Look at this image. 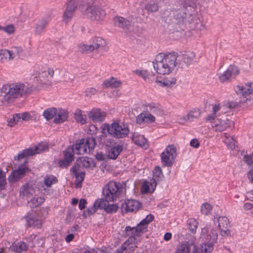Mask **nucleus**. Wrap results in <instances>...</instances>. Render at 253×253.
<instances>
[{"label": "nucleus", "mask_w": 253, "mask_h": 253, "mask_svg": "<svg viewBox=\"0 0 253 253\" xmlns=\"http://www.w3.org/2000/svg\"><path fill=\"white\" fill-rule=\"evenodd\" d=\"M195 57V54L193 51H186L179 56L177 53H169L158 54L153 62L154 69L158 74L161 75H169L172 72L178 65L177 58L183 60L187 65L191 64Z\"/></svg>", "instance_id": "1"}, {"label": "nucleus", "mask_w": 253, "mask_h": 253, "mask_svg": "<svg viewBox=\"0 0 253 253\" xmlns=\"http://www.w3.org/2000/svg\"><path fill=\"white\" fill-rule=\"evenodd\" d=\"M39 89L38 86L27 82L3 85L1 88V92L4 93V95L2 97L1 102L3 105H8L13 102L16 98L27 96Z\"/></svg>", "instance_id": "2"}, {"label": "nucleus", "mask_w": 253, "mask_h": 253, "mask_svg": "<svg viewBox=\"0 0 253 253\" xmlns=\"http://www.w3.org/2000/svg\"><path fill=\"white\" fill-rule=\"evenodd\" d=\"M194 8L191 5L183 6L181 9L172 11L176 22L178 24L188 21L191 24H195V28L198 29V25H202L201 21L197 16L195 15Z\"/></svg>", "instance_id": "3"}, {"label": "nucleus", "mask_w": 253, "mask_h": 253, "mask_svg": "<svg viewBox=\"0 0 253 253\" xmlns=\"http://www.w3.org/2000/svg\"><path fill=\"white\" fill-rule=\"evenodd\" d=\"M83 14L92 21L101 22L106 16L104 9L98 5H91L84 0L83 5L80 7Z\"/></svg>", "instance_id": "4"}, {"label": "nucleus", "mask_w": 253, "mask_h": 253, "mask_svg": "<svg viewBox=\"0 0 253 253\" xmlns=\"http://www.w3.org/2000/svg\"><path fill=\"white\" fill-rule=\"evenodd\" d=\"M106 130L108 134L116 138H122L126 137L129 130L127 125L113 122L111 124H104L102 126V133Z\"/></svg>", "instance_id": "5"}, {"label": "nucleus", "mask_w": 253, "mask_h": 253, "mask_svg": "<svg viewBox=\"0 0 253 253\" xmlns=\"http://www.w3.org/2000/svg\"><path fill=\"white\" fill-rule=\"evenodd\" d=\"M200 238L208 248L213 250L214 246L217 243L218 230L213 225H207L201 229Z\"/></svg>", "instance_id": "6"}, {"label": "nucleus", "mask_w": 253, "mask_h": 253, "mask_svg": "<svg viewBox=\"0 0 253 253\" xmlns=\"http://www.w3.org/2000/svg\"><path fill=\"white\" fill-rule=\"evenodd\" d=\"M33 75L42 87L50 86L53 83L54 70L53 68L39 69V70L35 71Z\"/></svg>", "instance_id": "7"}, {"label": "nucleus", "mask_w": 253, "mask_h": 253, "mask_svg": "<svg viewBox=\"0 0 253 253\" xmlns=\"http://www.w3.org/2000/svg\"><path fill=\"white\" fill-rule=\"evenodd\" d=\"M122 185L119 182L110 181L103 188V195L106 200L114 202L119 198L122 190Z\"/></svg>", "instance_id": "8"}, {"label": "nucleus", "mask_w": 253, "mask_h": 253, "mask_svg": "<svg viewBox=\"0 0 253 253\" xmlns=\"http://www.w3.org/2000/svg\"><path fill=\"white\" fill-rule=\"evenodd\" d=\"M154 219L152 214H149L134 227H131L129 226L125 228V232L126 236H134L140 237L147 231L149 223Z\"/></svg>", "instance_id": "9"}, {"label": "nucleus", "mask_w": 253, "mask_h": 253, "mask_svg": "<svg viewBox=\"0 0 253 253\" xmlns=\"http://www.w3.org/2000/svg\"><path fill=\"white\" fill-rule=\"evenodd\" d=\"M95 145V139L92 137L82 139L73 147L74 153L83 155L90 152L94 149Z\"/></svg>", "instance_id": "10"}, {"label": "nucleus", "mask_w": 253, "mask_h": 253, "mask_svg": "<svg viewBox=\"0 0 253 253\" xmlns=\"http://www.w3.org/2000/svg\"><path fill=\"white\" fill-rule=\"evenodd\" d=\"M211 123H212V128L216 132L226 130L228 128L233 127L234 126V122L227 115L217 118Z\"/></svg>", "instance_id": "11"}, {"label": "nucleus", "mask_w": 253, "mask_h": 253, "mask_svg": "<svg viewBox=\"0 0 253 253\" xmlns=\"http://www.w3.org/2000/svg\"><path fill=\"white\" fill-rule=\"evenodd\" d=\"M177 149L174 144L167 146L161 155L162 163L164 167L171 166L177 156Z\"/></svg>", "instance_id": "12"}, {"label": "nucleus", "mask_w": 253, "mask_h": 253, "mask_svg": "<svg viewBox=\"0 0 253 253\" xmlns=\"http://www.w3.org/2000/svg\"><path fill=\"white\" fill-rule=\"evenodd\" d=\"M48 146L46 143H39L36 146L30 148L23 150L17 156L16 158L18 160L32 156L37 154H40L48 150Z\"/></svg>", "instance_id": "13"}, {"label": "nucleus", "mask_w": 253, "mask_h": 253, "mask_svg": "<svg viewBox=\"0 0 253 253\" xmlns=\"http://www.w3.org/2000/svg\"><path fill=\"white\" fill-rule=\"evenodd\" d=\"M78 4V0H68L66 3V9L63 12L62 21L68 23L73 18Z\"/></svg>", "instance_id": "14"}, {"label": "nucleus", "mask_w": 253, "mask_h": 253, "mask_svg": "<svg viewBox=\"0 0 253 253\" xmlns=\"http://www.w3.org/2000/svg\"><path fill=\"white\" fill-rule=\"evenodd\" d=\"M215 225L217 224V227L220 230V233L222 237H227L230 236L231 231L229 229L230 221L229 219L226 216H219L216 220L214 221Z\"/></svg>", "instance_id": "15"}, {"label": "nucleus", "mask_w": 253, "mask_h": 253, "mask_svg": "<svg viewBox=\"0 0 253 253\" xmlns=\"http://www.w3.org/2000/svg\"><path fill=\"white\" fill-rule=\"evenodd\" d=\"M237 92L243 96V102L250 101L253 96V83H248L243 85H237Z\"/></svg>", "instance_id": "16"}, {"label": "nucleus", "mask_w": 253, "mask_h": 253, "mask_svg": "<svg viewBox=\"0 0 253 253\" xmlns=\"http://www.w3.org/2000/svg\"><path fill=\"white\" fill-rule=\"evenodd\" d=\"M29 169L25 165L19 166L18 169L14 170L8 176V180L10 183H14L24 176Z\"/></svg>", "instance_id": "17"}, {"label": "nucleus", "mask_w": 253, "mask_h": 253, "mask_svg": "<svg viewBox=\"0 0 253 253\" xmlns=\"http://www.w3.org/2000/svg\"><path fill=\"white\" fill-rule=\"evenodd\" d=\"M35 188V185L31 182L24 184L20 188V196L27 200L34 195Z\"/></svg>", "instance_id": "18"}, {"label": "nucleus", "mask_w": 253, "mask_h": 253, "mask_svg": "<svg viewBox=\"0 0 253 253\" xmlns=\"http://www.w3.org/2000/svg\"><path fill=\"white\" fill-rule=\"evenodd\" d=\"M239 70L235 66H230L228 69L219 76V79L221 82L224 83L228 81L232 77L238 75Z\"/></svg>", "instance_id": "19"}, {"label": "nucleus", "mask_w": 253, "mask_h": 253, "mask_svg": "<svg viewBox=\"0 0 253 253\" xmlns=\"http://www.w3.org/2000/svg\"><path fill=\"white\" fill-rule=\"evenodd\" d=\"M88 118L94 122H102L106 116V113L101 112L98 108H93L87 112Z\"/></svg>", "instance_id": "20"}, {"label": "nucleus", "mask_w": 253, "mask_h": 253, "mask_svg": "<svg viewBox=\"0 0 253 253\" xmlns=\"http://www.w3.org/2000/svg\"><path fill=\"white\" fill-rule=\"evenodd\" d=\"M141 203L133 199L127 200L123 205V208L127 212L138 211L141 208Z\"/></svg>", "instance_id": "21"}, {"label": "nucleus", "mask_w": 253, "mask_h": 253, "mask_svg": "<svg viewBox=\"0 0 253 253\" xmlns=\"http://www.w3.org/2000/svg\"><path fill=\"white\" fill-rule=\"evenodd\" d=\"M75 166H78V168L83 167L84 168L92 169L95 166V163L93 159L83 157L77 159L76 164Z\"/></svg>", "instance_id": "22"}, {"label": "nucleus", "mask_w": 253, "mask_h": 253, "mask_svg": "<svg viewBox=\"0 0 253 253\" xmlns=\"http://www.w3.org/2000/svg\"><path fill=\"white\" fill-rule=\"evenodd\" d=\"M156 185L155 178L151 179L149 181H145L141 186V192L142 194L152 193L154 191Z\"/></svg>", "instance_id": "23"}, {"label": "nucleus", "mask_w": 253, "mask_h": 253, "mask_svg": "<svg viewBox=\"0 0 253 253\" xmlns=\"http://www.w3.org/2000/svg\"><path fill=\"white\" fill-rule=\"evenodd\" d=\"M25 219L27 221V224L29 227L40 228L42 226V220L38 218L36 216L28 214L27 215L25 216Z\"/></svg>", "instance_id": "24"}, {"label": "nucleus", "mask_w": 253, "mask_h": 253, "mask_svg": "<svg viewBox=\"0 0 253 253\" xmlns=\"http://www.w3.org/2000/svg\"><path fill=\"white\" fill-rule=\"evenodd\" d=\"M130 237L121 246L127 253L133 251L137 247V241L134 236Z\"/></svg>", "instance_id": "25"}, {"label": "nucleus", "mask_w": 253, "mask_h": 253, "mask_svg": "<svg viewBox=\"0 0 253 253\" xmlns=\"http://www.w3.org/2000/svg\"><path fill=\"white\" fill-rule=\"evenodd\" d=\"M122 85V82L116 78L111 77L104 81L102 85L104 88H118Z\"/></svg>", "instance_id": "26"}, {"label": "nucleus", "mask_w": 253, "mask_h": 253, "mask_svg": "<svg viewBox=\"0 0 253 253\" xmlns=\"http://www.w3.org/2000/svg\"><path fill=\"white\" fill-rule=\"evenodd\" d=\"M73 148H68L64 152V158L59 162L61 167H67L73 160Z\"/></svg>", "instance_id": "27"}, {"label": "nucleus", "mask_w": 253, "mask_h": 253, "mask_svg": "<svg viewBox=\"0 0 253 253\" xmlns=\"http://www.w3.org/2000/svg\"><path fill=\"white\" fill-rule=\"evenodd\" d=\"M221 108L222 107L218 103L212 105L211 113L206 117V120L207 122H212L215 119L220 117L219 115Z\"/></svg>", "instance_id": "28"}, {"label": "nucleus", "mask_w": 253, "mask_h": 253, "mask_svg": "<svg viewBox=\"0 0 253 253\" xmlns=\"http://www.w3.org/2000/svg\"><path fill=\"white\" fill-rule=\"evenodd\" d=\"M200 116L199 111L193 110L189 111L186 115L182 118H180L179 120V123L180 124H184L187 121H193L194 119H198Z\"/></svg>", "instance_id": "29"}, {"label": "nucleus", "mask_w": 253, "mask_h": 253, "mask_svg": "<svg viewBox=\"0 0 253 253\" xmlns=\"http://www.w3.org/2000/svg\"><path fill=\"white\" fill-rule=\"evenodd\" d=\"M133 142L137 145L146 148L148 146L147 141L144 136L137 133H134L132 137Z\"/></svg>", "instance_id": "30"}, {"label": "nucleus", "mask_w": 253, "mask_h": 253, "mask_svg": "<svg viewBox=\"0 0 253 253\" xmlns=\"http://www.w3.org/2000/svg\"><path fill=\"white\" fill-rule=\"evenodd\" d=\"M57 116L54 119L56 124L62 123L66 121L69 117V113L66 109H59L57 110Z\"/></svg>", "instance_id": "31"}, {"label": "nucleus", "mask_w": 253, "mask_h": 253, "mask_svg": "<svg viewBox=\"0 0 253 253\" xmlns=\"http://www.w3.org/2000/svg\"><path fill=\"white\" fill-rule=\"evenodd\" d=\"M155 121V117L149 113H141L136 117V122L137 124H141L143 122L150 123L154 122Z\"/></svg>", "instance_id": "32"}, {"label": "nucleus", "mask_w": 253, "mask_h": 253, "mask_svg": "<svg viewBox=\"0 0 253 253\" xmlns=\"http://www.w3.org/2000/svg\"><path fill=\"white\" fill-rule=\"evenodd\" d=\"M92 43L90 44L93 50L106 46L107 43L104 39L100 37H94L91 39Z\"/></svg>", "instance_id": "33"}, {"label": "nucleus", "mask_w": 253, "mask_h": 253, "mask_svg": "<svg viewBox=\"0 0 253 253\" xmlns=\"http://www.w3.org/2000/svg\"><path fill=\"white\" fill-rule=\"evenodd\" d=\"M176 79L172 76L165 78L162 81L156 80V83L161 86L171 87L176 83Z\"/></svg>", "instance_id": "34"}, {"label": "nucleus", "mask_w": 253, "mask_h": 253, "mask_svg": "<svg viewBox=\"0 0 253 253\" xmlns=\"http://www.w3.org/2000/svg\"><path fill=\"white\" fill-rule=\"evenodd\" d=\"M10 61L18 57L23 52V49L20 46H12L7 49Z\"/></svg>", "instance_id": "35"}, {"label": "nucleus", "mask_w": 253, "mask_h": 253, "mask_svg": "<svg viewBox=\"0 0 253 253\" xmlns=\"http://www.w3.org/2000/svg\"><path fill=\"white\" fill-rule=\"evenodd\" d=\"M192 244L183 242L177 246L174 253H191Z\"/></svg>", "instance_id": "36"}, {"label": "nucleus", "mask_w": 253, "mask_h": 253, "mask_svg": "<svg viewBox=\"0 0 253 253\" xmlns=\"http://www.w3.org/2000/svg\"><path fill=\"white\" fill-rule=\"evenodd\" d=\"M223 141L226 144L228 148L234 149L237 146V141L234 138L226 133H224L222 135Z\"/></svg>", "instance_id": "37"}, {"label": "nucleus", "mask_w": 253, "mask_h": 253, "mask_svg": "<svg viewBox=\"0 0 253 253\" xmlns=\"http://www.w3.org/2000/svg\"><path fill=\"white\" fill-rule=\"evenodd\" d=\"M191 250H192V253H211L213 251L204 243L199 247L192 244Z\"/></svg>", "instance_id": "38"}, {"label": "nucleus", "mask_w": 253, "mask_h": 253, "mask_svg": "<svg viewBox=\"0 0 253 253\" xmlns=\"http://www.w3.org/2000/svg\"><path fill=\"white\" fill-rule=\"evenodd\" d=\"M48 24V20L42 19L39 20L35 25L34 33L36 35H40L44 30Z\"/></svg>", "instance_id": "39"}, {"label": "nucleus", "mask_w": 253, "mask_h": 253, "mask_svg": "<svg viewBox=\"0 0 253 253\" xmlns=\"http://www.w3.org/2000/svg\"><path fill=\"white\" fill-rule=\"evenodd\" d=\"M71 171L76 177V180L78 181L77 185H78V183H81L84 180L85 172L81 171L80 170V168H78V166L73 167L71 169Z\"/></svg>", "instance_id": "40"}, {"label": "nucleus", "mask_w": 253, "mask_h": 253, "mask_svg": "<svg viewBox=\"0 0 253 253\" xmlns=\"http://www.w3.org/2000/svg\"><path fill=\"white\" fill-rule=\"evenodd\" d=\"M145 9L148 13H154L157 12L159 9L158 2L155 0H151L146 4Z\"/></svg>", "instance_id": "41"}, {"label": "nucleus", "mask_w": 253, "mask_h": 253, "mask_svg": "<svg viewBox=\"0 0 253 253\" xmlns=\"http://www.w3.org/2000/svg\"><path fill=\"white\" fill-rule=\"evenodd\" d=\"M10 249L15 252L21 253L27 249V245L23 242L13 243L10 247Z\"/></svg>", "instance_id": "42"}, {"label": "nucleus", "mask_w": 253, "mask_h": 253, "mask_svg": "<svg viewBox=\"0 0 253 253\" xmlns=\"http://www.w3.org/2000/svg\"><path fill=\"white\" fill-rule=\"evenodd\" d=\"M114 24L121 28L127 27L130 25V22L122 17H115L113 19Z\"/></svg>", "instance_id": "43"}, {"label": "nucleus", "mask_w": 253, "mask_h": 253, "mask_svg": "<svg viewBox=\"0 0 253 253\" xmlns=\"http://www.w3.org/2000/svg\"><path fill=\"white\" fill-rule=\"evenodd\" d=\"M74 115L76 120L81 125H84L86 123V115L83 114V112L81 109H77L75 111Z\"/></svg>", "instance_id": "44"}, {"label": "nucleus", "mask_w": 253, "mask_h": 253, "mask_svg": "<svg viewBox=\"0 0 253 253\" xmlns=\"http://www.w3.org/2000/svg\"><path fill=\"white\" fill-rule=\"evenodd\" d=\"M122 150V146L117 145L112 148L108 153V157L112 159H116Z\"/></svg>", "instance_id": "45"}, {"label": "nucleus", "mask_w": 253, "mask_h": 253, "mask_svg": "<svg viewBox=\"0 0 253 253\" xmlns=\"http://www.w3.org/2000/svg\"><path fill=\"white\" fill-rule=\"evenodd\" d=\"M58 181L57 178L52 175H47L44 177L43 183L47 187H50L52 185Z\"/></svg>", "instance_id": "46"}, {"label": "nucleus", "mask_w": 253, "mask_h": 253, "mask_svg": "<svg viewBox=\"0 0 253 253\" xmlns=\"http://www.w3.org/2000/svg\"><path fill=\"white\" fill-rule=\"evenodd\" d=\"M44 201V199L42 197H33L28 201L29 206L32 208H36L41 205Z\"/></svg>", "instance_id": "47"}, {"label": "nucleus", "mask_w": 253, "mask_h": 253, "mask_svg": "<svg viewBox=\"0 0 253 253\" xmlns=\"http://www.w3.org/2000/svg\"><path fill=\"white\" fill-rule=\"evenodd\" d=\"M57 110L55 108H48L43 113V116L46 120H50L52 119L57 114Z\"/></svg>", "instance_id": "48"}, {"label": "nucleus", "mask_w": 253, "mask_h": 253, "mask_svg": "<svg viewBox=\"0 0 253 253\" xmlns=\"http://www.w3.org/2000/svg\"><path fill=\"white\" fill-rule=\"evenodd\" d=\"M78 51L84 54H88L93 51L91 44L81 43L78 46Z\"/></svg>", "instance_id": "49"}, {"label": "nucleus", "mask_w": 253, "mask_h": 253, "mask_svg": "<svg viewBox=\"0 0 253 253\" xmlns=\"http://www.w3.org/2000/svg\"><path fill=\"white\" fill-rule=\"evenodd\" d=\"M147 111H150L155 114H159L162 112L160 106L158 104L150 103L147 106Z\"/></svg>", "instance_id": "50"}, {"label": "nucleus", "mask_w": 253, "mask_h": 253, "mask_svg": "<svg viewBox=\"0 0 253 253\" xmlns=\"http://www.w3.org/2000/svg\"><path fill=\"white\" fill-rule=\"evenodd\" d=\"M108 200H106V198L104 197V198H100L96 200L94 203V207L96 208L97 209H104L106 208V205L107 203L110 202Z\"/></svg>", "instance_id": "51"}, {"label": "nucleus", "mask_w": 253, "mask_h": 253, "mask_svg": "<svg viewBox=\"0 0 253 253\" xmlns=\"http://www.w3.org/2000/svg\"><path fill=\"white\" fill-rule=\"evenodd\" d=\"M188 224L191 232L195 233L198 226V222L195 218H192L189 219Z\"/></svg>", "instance_id": "52"}, {"label": "nucleus", "mask_w": 253, "mask_h": 253, "mask_svg": "<svg viewBox=\"0 0 253 253\" xmlns=\"http://www.w3.org/2000/svg\"><path fill=\"white\" fill-rule=\"evenodd\" d=\"M154 70L155 71V73H153V72H151V73H148L146 71L142 70L140 76L142 78H143L145 81L149 82L152 80V78L154 77L155 76L156 74H158L155 69Z\"/></svg>", "instance_id": "53"}, {"label": "nucleus", "mask_w": 253, "mask_h": 253, "mask_svg": "<svg viewBox=\"0 0 253 253\" xmlns=\"http://www.w3.org/2000/svg\"><path fill=\"white\" fill-rule=\"evenodd\" d=\"M119 209V207L117 204H109L107 203L105 211L108 213L116 212Z\"/></svg>", "instance_id": "54"}, {"label": "nucleus", "mask_w": 253, "mask_h": 253, "mask_svg": "<svg viewBox=\"0 0 253 253\" xmlns=\"http://www.w3.org/2000/svg\"><path fill=\"white\" fill-rule=\"evenodd\" d=\"M212 210L211 206L208 203H205L202 205L201 208L202 213L205 215H208Z\"/></svg>", "instance_id": "55"}, {"label": "nucleus", "mask_w": 253, "mask_h": 253, "mask_svg": "<svg viewBox=\"0 0 253 253\" xmlns=\"http://www.w3.org/2000/svg\"><path fill=\"white\" fill-rule=\"evenodd\" d=\"M18 116L19 120L22 119V121H28L32 120L33 116L30 112H24L22 113H18Z\"/></svg>", "instance_id": "56"}, {"label": "nucleus", "mask_w": 253, "mask_h": 253, "mask_svg": "<svg viewBox=\"0 0 253 253\" xmlns=\"http://www.w3.org/2000/svg\"><path fill=\"white\" fill-rule=\"evenodd\" d=\"M6 183L5 173L0 169V190L4 188Z\"/></svg>", "instance_id": "57"}, {"label": "nucleus", "mask_w": 253, "mask_h": 253, "mask_svg": "<svg viewBox=\"0 0 253 253\" xmlns=\"http://www.w3.org/2000/svg\"><path fill=\"white\" fill-rule=\"evenodd\" d=\"M19 119L17 114L13 115V117L8 121V126L10 127H13L19 122Z\"/></svg>", "instance_id": "58"}, {"label": "nucleus", "mask_w": 253, "mask_h": 253, "mask_svg": "<svg viewBox=\"0 0 253 253\" xmlns=\"http://www.w3.org/2000/svg\"><path fill=\"white\" fill-rule=\"evenodd\" d=\"M15 31V28L13 24H8L3 27V31L8 35L13 34Z\"/></svg>", "instance_id": "59"}, {"label": "nucleus", "mask_w": 253, "mask_h": 253, "mask_svg": "<svg viewBox=\"0 0 253 253\" xmlns=\"http://www.w3.org/2000/svg\"><path fill=\"white\" fill-rule=\"evenodd\" d=\"M163 173L161 169L159 167H156L155 168L154 172H153V176L155 178H157L158 180L161 179L163 177Z\"/></svg>", "instance_id": "60"}, {"label": "nucleus", "mask_w": 253, "mask_h": 253, "mask_svg": "<svg viewBox=\"0 0 253 253\" xmlns=\"http://www.w3.org/2000/svg\"><path fill=\"white\" fill-rule=\"evenodd\" d=\"M98 128L97 126L94 125H90L88 126L87 133L90 135L95 134L97 133Z\"/></svg>", "instance_id": "61"}, {"label": "nucleus", "mask_w": 253, "mask_h": 253, "mask_svg": "<svg viewBox=\"0 0 253 253\" xmlns=\"http://www.w3.org/2000/svg\"><path fill=\"white\" fill-rule=\"evenodd\" d=\"M97 209L94 207V205L93 206L87 209L86 211L84 212V214L85 216H89L90 215L96 212Z\"/></svg>", "instance_id": "62"}, {"label": "nucleus", "mask_w": 253, "mask_h": 253, "mask_svg": "<svg viewBox=\"0 0 253 253\" xmlns=\"http://www.w3.org/2000/svg\"><path fill=\"white\" fill-rule=\"evenodd\" d=\"M97 92V90L96 88L94 87H89L87 88L86 90V95L90 97L93 95H94Z\"/></svg>", "instance_id": "63"}, {"label": "nucleus", "mask_w": 253, "mask_h": 253, "mask_svg": "<svg viewBox=\"0 0 253 253\" xmlns=\"http://www.w3.org/2000/svg\"><path fill=\"white\" fill-rule=\"evenodd\" d=\"M244 160L248 165H252L253 164V159L252 155H247L244 156Z\"/></svg>", "instance_id": "64"}]
</instances>
